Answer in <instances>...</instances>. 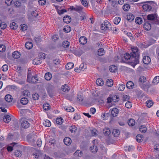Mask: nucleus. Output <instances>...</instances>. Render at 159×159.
I'll return each instance as SVG.
<instances>
[{
    "label": "nucleus",
    "instance_id": "nucleus-60",
    "mask_svg": "<svg viewBox=\"0 0 159 159\" xmlns=\"http://www.w3.org/2000/svg\"><path fill=\"white\" fill-rule=\"evenodd\" d=\"M6 50V47L4 45H0V52H3Z\"/></svg>",
    "mask_w": 159,
    "mask_h": 159
},
{
    "label": "nucleus",
    "instance_id": "nucleus-59",
    "mask_svg": "<svg viewBox=\"0 0 159 159\" xmlns=\"http://www.w3.org/2000/svg\"><path fill=\"white\" fill-rule=\"evenodd\" d=\"M80 115H79L77 113H75L74 115L73 118L75 120H78L79 119H80Z\"/></svg>",
    "mask_w": 159,
    "mask_h": 159
},
{
    "label": "nucleus",
    "instance_id": "nucleus-25",
    "mask_svg": "<svg viewBox=\"0 0 159 159\" xmlns=\"http://www.w3.org/2000/svg\"><path fill=\"white\" fill-rule=\"evenodd\" d=\"M28 102V100L27 98L24 97L20 100V102L23 105H26Z\"/></svg>",
    "mask_w": 159,
    "mask_h": 159
},
{
    "label": "nucleus",
    "instance_id": "nucleus-52",
    "mask_svg": "<svg viewBox=\"0 0 159 159\" xmlns=\"http://www.w3.org/2000/svg\"><path fill=\"white\" fill-rule=\"evenodd\" d=\"M21 153V151L16 150L15 152V155L16 157H20L22 155Z\"/></svg>",
    "mask_w": 159,
    "mask_h": 159
},
{
    "label": "nucleus",
    "instance_id": "nucleus-61",
    "mask_svg": "<svg viewBox=\"0 0 159 159\" xmlns=\"http://www.w3.org/2000/svg\"><path fill=\"white\" fill-rule=\"evenodd\" d=\"M81 3L82 5L85 7H87L88 6V3L86 0H80Z\"/></svg>",
    "mask_w": 159,
    "mask_h": 159
},
{
    "label": "nucleus",
    "instance_id": "nucleus-26",
    "mask_svg": "<svg viewBox=\"0 0 159 159\" xmlns=\"http://www.w3.org/2000/svg\"><path fill=\"white\" fill-rule=\"evenodd\" d=\"M74 65V64L73 63L69 62L66 65V68L68 70L71 69L73 67Z\"/></svg>",
    "mask_w": 159,
    "mask_h": 159
},
{
    "label": "nucleus",
    "instance_id": "nucleus-33",
    "mask_svg": "<svg viewBox=\"0 0 159 159\" xmlns=\"http://www.w3.org/2000/svg\"><path fill=\"white\" fill-rule=\"evenodd\" d=\"M43 125L47 127H49L51 125V123L50 121L48 120H45L43 123Z\"/></svg>",
    "mask_w": 159,
    "mask_h": 159
},
{
    "label": "nucleus",
    "instance_id": "nucleus-53",
    "mask_svg": "<svg viewBox=\"0 0 159 159\" xmlns=\"http://www.w3.org/2000/svg\"><path fill=\"white\" fill-rule=\"evenodd\" d=\"M91 132L92 135L93 136H97L98 133V131L95 129L91 130Z\"/></svg>",
    "mask_w": 159,
    "mask_h": 159
},
{
    "label": "nucleus",
    "instance_id": "nucleus-23",
    "mask_svg": "<svg viewBox=\"0 0 159 159\" xmlns=\"http://www.w3.org/2000/svg\"><path fill=\"white\" fill-rule=\"evenodd\" d=\"M3 120L5 122H9L11 120L10 116L8 115L5 116L3 118Z\"/></svg>",
    "mask_w": 159,
    "mask_h": 159
},
{
    "label": "nucleus",
    "instance_id": "nucleus-27",
    "mask_svg": "<svg viewBox=\"0 0 159 159\" xmlns=\"http://www.w3.org/2000/svg\"><path fill=\"white\" fill-rule=\"evenodd\" d=\"M112 133L114 136L117 137L120 134V132L118 129H113L112 131Z\"/></svg>",
    "mask_w": 159,
    "mask_h": 159
},
{
    "label": "nucleus",
    "instance_id": "nucleus-34",
    "mask_svg": "<svg viewBox=\"0 0 159 159\" xmlns=\"http://www.w3.org/2000/svg\"><path fill=\"white\" fill-rule=\"evenodd\" d=\"M159 82V76H157L153 79L152 83L154 84H157Z\"/></svg>",
    "mask_w": 159,
    "mask_h": 159
},
{
    "label": "nucleus",
    "instance_id": "nucleus-36",
    "mask_svg": "<svg viewBox=\"0 0 159 159\" xmlns=\"http://www.w3.org/2000/svg\"><path fill=\"white\" fill-rule=\"evenodd\" d=\"M104 50L103 48H100L99 49L98 51L97 54L100 56H102L104 54Z\"/></svg>",
    "mask_w": 159,
    "mask_h": 159
},
{
    "label": "nucleus",
    "instance_id": "nucleus-12",
    "mask_svg": "<svg viewBox=\"0 0 159 159\" xmlns=\"http://www.w3.org/2000/svg\"><path fill=\"white\" fill-rule=\"evenodd\" d=\"M33 63L35 65H38L40 64L42 62L41 58H35L33 60Z\"/></svg>",
    "mask_w": 159,
    "mask_h": 159
},
{
    "label": "nucleus",
    "instance_id": "nucleus-45",
    "mask_svg": "<svg viewBox=\"0 0 159 159\" xmlns=\"http://www.w3.org/2000/svg\"><path fill=\"white\" fill-rule=\"evenodd\" d=\"M75 156L77 157H80L82 156L83 153L80 150H77L74 153Z\"/></svg>",
    "mask_w": 159,
    "mask_h": 159
},
{
    "label": "nucleus",
    "instance_id": "nucleus-4",
    "mask_svg": "<svg viewBox=\"0 0 159 159\" xmlns=\"http://www.w3.org/2000/svg\"><path fill=\"white\" fill-rule=\"evenodd\" d=\"M70 9L71 10L75 11L80 14H82L83 12V8L81 6H76L75 7L71 6Z\"/></svg>",
    "mask_w": 159,
    "mask_h": 159
},
{
    "label": "nucleus",
    "instance_id": "nucleus-5",
    "mask_svg": "<svg viewBox=\"0 0 159 159\" xmlns=\"http://www.w3.org/2000/svg\"><path fill=\"white\" fill-rule=\"evenodd\" d=\"M27 81L30 83H38V79L36 76L31 77L28 75L27 77Z\"/></svg>",
    "mask_w": 159,
    "mask_h": 159
},
{
    "label": "nucleus",
    "instance_id": "nucleus-42",
    "mask_svg": "<svg viewBox=\"0 0 159 159\" xmlns=\"http://www.w3.org/2000/svg\"><path fill=\"white\" fill-rule=\"evenodd\" d=\"M63 122V120L61 117L57 118L56 120V123L59 125H61Z\"/></svg>",
    "mask_w": 159,
    "mask_h": 159
},
{
    "label": "nucleus",
    "instance_id": "nucleus-63",
    "mask_svg": "<svg viewBox=\"0 0 159 159\" xmlns=\"http://www.w3.org/2000/svg\"><path fill=\"white\" fill-rule=\"evenodd\" d=\"M21 30L23 31H25L27 30V26L25 24H22L20 25Z\"/></svg>",
    "mask_w": 159,
    "mask_h": 159
},
{
    "label": "nucleus",
    "instance_id": "nucleus-64",
    "mask_svg": "<svg viewBox=\"0 0 159 159\" xmlns=\"http://www.w3.org/2000/svg\"><path fill=\"white\" fill-rule=\"evenodd\" d=\"M32 97L34 100H36L39 99V96L38 94L35 93L32 95Z\"/></svg>",
    "mask_w": 159,
    "mask_h": 159
},
{
    "label": "nucleus",
    "instance_id": "nucleus-17",
    "mask_svg": "<svg viewBox=\"0 0 159 159\" xmlns=\"http://www.w3.org/2000/svg\"><path fill=\"white\" fill-rule=\"evenodd\" d=\"M96 83L97 85L101 86L103 85L104 84V82L102 79L98 78L96 80Z\"/></svg>",
    "mask_w": 159,
    "mask_h": 159
},
{
    "label": "nucleus",
    "instance_id": "nucleus-15",
    "mask_svg": "<svg viewBox=\"0 0 159 159\" xmlns=\"http://www.w3.org/2000/svg\"><path fill=\"white\" fill-rule=\"evenodd\" d=\"M80 43L82 44H85L87 42V39L85 37H81L79 39Z\"/></svg>",
    "mask_w": 159,
    "mask_h": 159
},
{
    "label": "nucleus",
    "instance_id": "nucleus-16",
    "mask_svg": "<svg viewBox=\"0 0 159 159\" xmlns=\"http://www.w3.org/2000/svg\"><path fill=\"white\" fill-rule=\"evenodd\" d=\"M71 141V139L69 137H66L64 139V143L66 145H70Z\"/></svg>",
    "mask_w": 159,
    "mask_h": 159
},
{
    "label": "nucleus",
    "instance_id": "nucleus-55",
    "mask_svg": "<svg viewBox=\"0 0 159 159\" xmlns=\"http://www.w3.org/2000/svg\"><path fill=\"white\" fill-rule=\"evenodd\" d=\"M63 30L65 32L68 33L70 31L71 28L68 26H66L64 28Z\"/></svg>",
    "mask_w": 159,
    "mask_h": 159
},
{
    "label": "nucleus",
    "instance_id": "nucleus-28",
    "mask_svg": "<svg viewBox=\"0 0 159 159\" xmlns=\"http://www.w3.org/2000/svg\"><path fill=\"white\" fill-rule=\"evenodd\" d=\"M128 124L130 126H133L135 124V121L133 119H130L128 120Z\"/></svg>",
    "mask_w": 159,
    "mask_h": 159
},
{
    "label": "nucleus",
    "instance_id": "nucleus-11",
    "mask_svg": "<svg viewBox=\"0 0 159 159\" xmlns=\"http://www.w3.org/2000/svg\"><path fill=\"white\" fill-rule=\"evenodd\" d=\"M21 127L25 129L27 128L30 126V124L27 120H23L21 123Z\"/></svg>",
    "mask_w": 159,
    "mask_h": 159
},
{
    "label": "nucleus",
    "instance_id": "nucleus-9",
    "mask_svg": "<svg viewBox=\"0 0 159 159\" xmlns=\"http://www.w3.org/2000/svg\"><path fill=\"white\" fill-rule=\"evenodd\" d=\"M143 28L146 30L148 31L152 28V25L150 22L147 21L145 22L143 25Z\"/></svg>",
    "mask_w": 159,
    "mask_h": 159
},
{
    "label": "nucleus",
    "instance_id": "nucleus-19",
    "mask_svg": "<svg viewBox=\"0 0 159 159\" xmlns=\"http://www.w3.org/2000/svg\"><path fill=\"white\" fill-rule=\"evenodd\" d=\"M5 100L8 102H10L12 101V97L11 95L7 94L5 96Z\"/></svg>",
    "mask_w": 159,
    "mask_h": 159
},
{
    "label": "nucleus",
    "instance_id": "nucleus-44",
    "mask_svg": "<svg viewBox=\"0 0 159 159\" xmlns=\"http://www.w3.org/2000/svg\"><path fill=\"white\" fill-rule=\"evenodd\" d=\"M69 129L71 133H74L77 130V128L75 125H72L69 128Z\"/></svg>",
    "mask_w": 159,
    "mask_h": 159
},
{
    "label": "nucleus",
    "instance_id": "nucleus-37",
    "mask_svg": "<svg viewBox=\"0 0 159 159\" xmlns=\"http://www.w3.org/2000/svg\"><path fill=\"white\" fill-rule=\"evenodd\" d=\"M139 131L142 133H145L147 130V128L144 125H141L139 128Z\"/></svg>",
    "mask_w": 159,
    "mask_h": 159
},
{
    "label": "nucleus",
    "instance_id": "nucleus-41",
    "mask_svg": "<svg viewBox=\"0 0 159 159\" xmlns=\"http://www.w3.org/2000/svg\"><path fill=\"white\" fill-rule=\"evenodd\" d=\"M10 27L12 29L16 30L17 27V25L16 23L13 22L10 24Z\"/></svg>",
    "mask_w": 159,
    "mask_h": 159
},
{
    "label": "nucleus",
    "instance_id": "nucleus-57",
    "mask_svg": "<svg viewBox=\"0 0 159 159\" xmlns=\"http://www.w3.org/2000/svg\"><path fill=\"white\" fill-rule=\"evenodd\" d=\"M132 106V104L131 102L128 101L125 104V107L127 108H130Z\"/></svg>",
    "mask_w": 159,
    "mask_h": 159
},
{
    "label": "nucleus",
    "instance_id": "nucleus-31",
    "mask_svg": "<svg viewBox=\"0 0 159 159\" xmlns=\"http://www.w3.org/2000/svg\"><path fill=\"white\" fill-rule=\"evenodd\" d=\"M146 79L145 77L141 76L139 78V83L140 84H142L146 82Z\"/></svg>",
    "mask_w": 159,
    "mask_h": 159
},
{
    "label": "nucleus",
    "instance_id": "nucleus-13",
    "mask_svg": "<svg viewBox=\"0 0 159 159\" xmlns=\"http://www.w3.org/2000/svg\"><path fill=\"white\" fill-rule=\"evenodd\" d=\"M142 7L143 10L146 11H149L152 9V7L150 5L146 4L143 5Z\"/></svg>",
    "mask_w": 159,
    "mask_h": 159
},
{
    "label": "nucleus",
    "instance_id": "nucleus-62",
    "mask_svg": "<svg viewBox=\"0 0 159 159\" xmlns=\"http://www.w3.org/2000/svg\"><path fill=\"white\" fill-rule=\"evenodd\" d=\"M125 86L123 84H120L119 87L118 89L120 91H123L125 89Z\"/></svg>",
    "mask_w": 159,
    "mask_h": 159
},
{
    "label": "nucleus",
    "instance_id": "nucleus-50",
    "mask_svg": "<svg viewBox=\"0 0 159 159\" xmlns=\"http://www.w3.org/2000/svg\"><path fill=\"white\" fill-rule=\"evenodd\" d=\"M146 105L148 107H150L152 106L153 103L151 100H148L146 102Z\"/></svg>",
    "mask_w": 159,
    "mask_h": 159
},
{
    "label": "nucleus",
    "instance_id": "nucleus-48",
    "mask_svg": "<svg viewBox=\"0 0 159 159\" xmlns=\"http://www.w3.org/2000/svg\"><path fill=\"white\" fill-rule=\"evenodd\" d=\"M125 151H130L133 150L134 149V147L133 146H126L125 147Z\"/></svg>",
    "mask_w": 159,
    "mask_h": 159
},
{
    "label": "nucleus",
    "instance_id": "nucleus-20",
    "mask_svg": "<svg viewBox=\"0 0 159 159\" xmlns=\"http://www.w3.org/2000/svg\"><path fill=\"white\" fill-rule=\"evenodd\" d=\"M126 85L127 88L129 89H131L133 88L134 85V83L132 82L129 81L127 83Z\"/></svg>",
    "mask_w": 159,
    "mask_h": 159
},
{
    "label": "nucleus",
    "instance_id": "nucleus-7",
    "mask_svg": "<svg viewBox=\"0 0 159 159\" xmlns=\"http://www.w3.org/2000/svg\"><path fill=\"white\" fill-rule=\"evenodd\" d=\"M151 34L152 36L156 39H157L159 36V30L158 28L153 30Z\"/></svg>",
    "mask_w": 159,
    "mask_h": 159
},
{
    "label": "nucleus",
    "instance_id": "nucleus-21",
    "mask_svg": "<svg viewBox=\"0 0 159 159\" xmlns=\"http://www.w3.org/2000/svg\"><path fill=\"white\" fill-rule=\"evenodd\" d=\"M63 20L64 22L66 23H68L71 21V19L70 17L69 16H66L64 17L63 18Z\"/></svg>",
    "mask_w": 159,
    "mask_h": 159
},
{
    "label": "nucleus",
    "instance_id": "nucleus-38",
    "mask_svg": "<svg viewBox=\"0 0 159 159\" xmlns=\"http://www.w3.org/2000/svg\"><path fill=\"white\" fill-rule=\"evenodd\" d=\"M106 83L107 86L111 87L113 84V81L111 79H108L106 81Z\"/></svg>",
    "mask_w": 159,
    "mask_h": 159
},
{
    "label": "nucleus",
    "instance_id": "nucleus-51",
    "mask_svg": "<svg viewBox=\"0 0 159 159\" xmlns=\"http://www.w3.org/2000/svg\"><path fill=\"white\" fill-rule=\"evenodd\" d=\"M43 108L45 110H48L50 109V106L48 103H45L43 105Z\"/></svg>",
    "mask_w": 159,
    "mask_h": 159
},
{
    "label": "nucleus",
    "instance_id": "nucleus-1",
    "mask_svg": "<svg viewBox=\"0 0 159 159\" xmlns=\"http://www.w3.org/2000/svg\"><path fill=\"white\" fill-rule=\"evenodd\" d=\"M132 52H131V55L134 57V64L136 65L139 62V53L137 47H134L131 48Z\"/></svg>",
    "mask_w": 159,
    "mask_h": 159
},
{
    "label": "nucleus",
    "instance_id": "nucleus-10",
    "mask_svg": "<svg viewBox=\"0 0 159 159\" xmlns=\"http://www.w3.org/2000/svg\"><path fill=\"white\" fill-rule=\"evenodd\" d=\"M143 63L146 64H148L151 61L150 57L147 56H143Z\"/></svg>",
    "mask_w": 159,
    "mask_h": 159
},
{
    "label": "nucleus",
    "instance_id": "nucleus-29",
    "mask_svg": "<svg viewBox=\"0 0 159 159\" xmlns=\"http://www.w3.org/2000/svg\"><path fill=\"white\" fill-rule=\"evenodd\" d=\"M25 46L28 49H31L33 47V44L31 42H26L25 44Z\"/></svg>",
    "mask_w": 159,
    "mask_h": 159
},
{
    "label": "nucleus",
    "instance_id": "nucleus-56",
    "mask_svg": "<svg viewBox=\"0 0 159 159\" xmlns=\"http://www.w3.org/2000/svg\"><path fill=\"white\" fill-rule=\"evenodd\" d=\"M70 42L67 41H65L63 42V45L64 48H67L69 46Z\"/></svg>",
    "mask_w": 159,
    "mask_h": 159
},
{
    "label": "nucleus",
    "instance_id": "nucleus-22",
    "mask_svg": "<svg viewBox=\"0 0 159 159\" xmlns=\"http://www.w3.org/2000/svg\"><path fill=\"white\" fill-rule=\"evenodd\" d=\"M13 57L15 59H18L20 56V54L17 51H15L13 52L12 54Z\"/></svg>",
    "mask_w": 159,
    "mask_h": 159
},
{
    "label": "nucleus",
    "instance_id": "nucleus-35",
    "mask_svg": "<svg viewBox=\"0 0 159 159\" xmlns=\"http://www.w3.org/2000/svg\"><path fill=\"white\" fill-rule=\"evenodd\" d=\"M117 67L114 65L110 66L109 70L112 72H115L117 70Z\"/></svg>",
    "mask_w": 159,
    "mask_h": 159
},
{
    "label": "nucleus",
    "instance_id": "nucleus-47",
    "mask_svg": "<svg viewBox=\"0 0 159 159\" xmlns=\"http://www.w3.org/2000/svg\"><path fill=\"white\" fill-rule=\"evenodd\" d=\"M65 109L67 111L73 112L74 111V108L71 106L66 107Z\"/></svg>",
    "mask_w": 159,
    "mask_h": 159
},
{
    "label": "nucleus",
    "instance_id": "nucleus-58",
    "mask_svg": "<svg viewBox=\"0 0 159 159\" xmlns=\"http://www.w3.org/2000/svg\"><path fill=\"white\" fill-rule=\"evenodd\" d=\"M7 25L4 22H2L0 25V28L2 29H4L6 28Z\"/></svg>",
    "mask_w": 159,
    "mask_h": 159
},
{
    "label": "nucleus",
    "instance_id": "nucleus-54",
    "mask_svg": "<svg viewBox=\"0 0 159 159\" xmlns=\"http://www.w3.org/2000/svg\"><path fill=\"white\" fill-rule=\"evenodd\" d=\"M129 8V4H125L123 6V9L125 11H128Z\"/></svg>",
    "mask_w": 159,
    "mask_h": 159
},
{
    "label": "nucleus",
    "instance_id": "nucleus-14",
    "mask_svg": "<svg viewBox=\"0 0 159 159\" xmlns=\"http://www.w3.org/2000/svg\"><path fill=\"white\" fill-rule=\"evenodd\" d=\"M134 16L132 14H128L126 16V19L129 21H132L134 19Z\"/></svg>",
    "mask_w": 159,
    "mask_h": 159
},
{
    "label": "nucleus",
    "instance_id": "nucleus-32",
    "mask_svg": "<svg viewBox=\"0 0 159 159\" xmlns=\"http://www.w3.org/2000/svg\"><path fill=\"white\" fill-rule=\"evenodd\" d=\"M62 90L64 92H68L69 90V88L66 84L63 85L61 87Z\"/></svg>",
    "mask_w": 159,
    "mask_h": 159
},
{
    "label": "nucleus",
    "instance_id": "nucleus-49",
    "mask_svg": "<svg viewBox=\"0 0 159 159\" xmlns=\"http://www.w3.org/2000/svg\"><path fill=\"white\" fill-rule=\"evenodd\" d=\"M90 150L93 153H96L98 150V148L97 146H93L91 147Z\"/></svg>",
    "mask_w": 159,
    "mask_h": 159
},
{
    "label": "nucleus",
    "instance_id": "nucleus-43",
    "mask_svg": "<svg viewBox=\"0 0 159 159\" xmlns=\"http://www.w3.org/2000/svg\"><path fill=\"white\" fill-rule=\"evenodd\" d=\"M120 20L121 18L120 17H116L114 20V23L115 24L118 25L120 22Z\"/></svg>",
    "mask_w": 159,
    "mask_h": 159
},
{
    "label": "nucleus",
    "instance_id": "nucleus-3",
    "mask_svg": "<svg viewBox=\"0 0 159 159\" xmlns=\"http://www.w3.org/2000/svg\"><path fill=\"white\" fill-rule=\"evenodd\" d=\"M111 28V26L110 23L107 20H105L103 23H102L100 26V28L102 30H109Z\"/></svg>",
    "mask_w": 159,
    "mask_h": 159
},
{
    "label": "nucleus",
    "instance_id": "nucleus-2",
    "mask_svg": "<svg viewBox=\"0 0 159 159\" xmlns=\"http://www.w3.org/2000/svg\"><path fill=\"white\" fill-rule=\"evenodd\" d=\"M147 19L149 22L152 24V25H159V21L157 15L156 14H150L147 16Z\"/></svg>",
    "mask_w": 159,
    "mask_h": 159
},
{
    "label": "nucleus",
    "instance_id": "nucleus-8",
    "mask_svg": "<svg viewBox=\"0 0 159 159\" xmlns=\"http://www.w3.org/2000/svg\"><path fill=\"white\" fill-rule=\"evenodd\" d=\"M110 111L112 116L113 117H116L117 116L119 112V110L116 108L111 109Z\"/></svg>",
    "mask_w": 159,
    "mask_h": 159
},
{
    "label": "nucleus",
    "instance_id": "nucleus-6",
    "mask_svg": "<svg viewBox=\"0 0 159 159\" xmlns=\"http://www.w3.org/2000/svg\"><path fill=\"white\" fill-rule=\"evenodd\" d=\"M124 56L125 60H130L134 64V57L131 55V54H130L128 53H126L125 54Z\"/></svg>",
    "mask_w": 159,
    "mask_h": 159
},
{
    "label": "nucleus",
    "instance_id": "nucleus-18",
    "mask_svg": "<svg viewBox=\"0 0 159 159\" xmlns=\"http://www.w3.org/2000/svg\"><path fill=\"white\" fill-rule=\"evenodd\" d=\"M44 77L47 80H50L52 78V74L50 72L46 73Z\"/></svg>",
    "mask_w": 159,
    "mask_h": 159
},
{
    "label": "nucleus",
    "instance_id": "nucleus-40",
    "mask_svg": "<svg viewBox=\"0 0 159 159\" xmlns=\"http://www.w3.org/2000/svg\"><path fill=\"white\" fill-rule=\"evenodd\" d=\"M136 139L138 142H141L143 139V136L141 135L138 134L136 136Z\"/></svg>",
    "mask_w": 159,
    "mask_h": 159
},
{
    "label": "nucleus",
    "instance_id": "nucleus-30",
    "mask_svg": "<svg viewBox=\"0 0 159 159\" xmlns=\"http://www.w3.org/2000/svg\"><path fill=\"white\" fill-rule=\"evenodd\" d=\"M103 133L105 135H109L111 133L110 130L109 128H105L103 130Z\"/></svg>",
    "mask_w": 159,
    "mask_h": 159
},
{
    "label": "nucleus",
    "instance_id": "nucleus-24",
    "mask_svg": "<svg viewBox=\"0 0 159 159\" xmlns=\"http://www.w3.org/2000/svg\"><path fill=\"white\" fill-rule=\"evenodd\" d=\"M109 115L110 114L108 112L103 113L101 115L102 119L104 120H107L108 119Z\"/></svg>",
    "mask_w": 159,
    "mask_h": 159
},
{
    "label": "nucleus",
    "instance_id": "nucleus-46",
    "mask_svg": "<svg viewBox=\"0 0 159 159\" xmlns=\"http://www.w3.org/2000/svg\"><path fill=\"white\" fill-rule=\"evenodd\" d=\"M52 86L51 84H48L46 86V88L48 93L52 90Z\"/></svg>",
    "mask_w": 159,
    "mask_h": 159
},
{
    "label": "nucleus",
    "instance_id": "nucleus-39",
    "mask_svg": "<svg viewBox=\"0 0 159 159\" xmlns=\"http://www.w3.org/2000/svg\"><path fill=\"white\" fill-rule=\"evenodd\" d=\"M135 22L138 24H141L143 22L142 19L140 17H137L135 19Z\"/></svg>",
    "mask_w": 159,
    "mask_h": 159
}]
</instances>
